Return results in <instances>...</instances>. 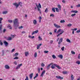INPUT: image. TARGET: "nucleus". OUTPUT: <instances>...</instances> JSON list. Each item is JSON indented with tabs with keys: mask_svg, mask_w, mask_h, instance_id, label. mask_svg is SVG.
Instances as JSON below:
<instances>
[{
	"mask_svg": "<svg viewBox=\"0 0 80 80\" xmlns=\"http://www.w3.org/2000/svg\"><path fill=\"white\" fill-rule=\"evenodd\" d=\"M45 70H43L41 74L40 77H43V74H45Z\"/></svg>",
	"mask_w": 80,
	"mask_h": 80,
	"instance_id": "obj_9",
	"label": "nucleus"
},
{
	"mask_svg": "<svg viewBox=\"0 0 80 80\" xmlns=\"http://www.w3.org/2000/svg\"><path fill=\"white\" fill-rule=\"evenodd\" d=\"M0 45H1L2 46L3 45V43L2 42V40H0Z\"/></svg>",
	"mask_w": 80,
	"mask_h": 80,
	"instance_id": "obj_33",
	"label": "nucleus"
},
{
	"mask_svg": "<svg viewBox=\"0 0 80 80\" xmlns=\"http://www.w3.org/2000/svg\"><path fill=\"white\" fill-rule=\"evenodd\" d=\"M2 25L0 24V31H2Z\"/></svg>",
	"mask_w": 80,
	"mask_h": 80,
	"instance_id": "obj_20",
	"label": "nucleus"
},
{
	"mask_svg": "<svg viewBox=\"0 0 80 80\" xmlns=\"http://www.w3.org/2000/svg\"><path fill=\"white\" fill-rule=\"evenodd\" d=\"M61 31V29H59L57 32V33H58Z\"/></svg>",
	"mask_w": 80,
	"mask_h": 80,
	"instance_id": "obj_29",
	"label": "nucleus"
},
{
	"mask_svg": "<svg viewBox=\"0 0 80 80\" xmlns=\"http://www.w3.org/2000/svg\"><path fill=\"white\" fill-rule=\"evenodd\" d=\"M7 40H12V38L11 37H9L8 38Z\"/></svg>",
	"mask_w": 80,
	"mask_h": 80,
	"instance_id": "obj_32",
	"label": "nucleus"
},
{
	"mask_svg": "<svg viewBox=\"0 0 80 80\" xmlns=\"http://www.w3.org/2000/svg\"><path fill=\"white\" fill-rule=\"evenodd\" d=\"M19 23L18 21V19H15L14 20V26L15 27H18Z\"/></svg>",
	"mask_w": 80,
	"mask_h": 80,
	"instance_id": "obj_1",
	"label": "nucleus"
},
{
	"mask_svg": "<svg viewBox=\"0 0 80 80\" xmlns=\"http://www.w3.org/2000/svg\"><path fill=\"white\" fill-rule=\"evenodd\" d=\"M50 17H55V15L54 14H52L50 15Z\"/></svg>",
	"mask_w": 80,
	"mask_h": 80,
	"instance_id": "obj_37",
	"label": "nucleus"
},
{
	"mask_svg": "<svg viewBox=\"0 0 80 80\" xmlns=\"http://www.w3.org/2000/svg\"><path fill=\"white\" fill-rule=\"evenodd\" d=\"M56 28H60V26H57V27H56Z\"/></svg>",
	"mask_w": 80,
	"mask_h": 80,
	"instance_id": "obj_57",
	"label": "nucleus"
},
{
	"mask_svg": "<svg viewBox=\"0 0 80 80\" xmlns=\"http://www.w3.org/2000/svg\"><path fill=\"white\" fill-rule=\"evenodd\" d=\"M4 43L5 45V47H7L8 45V43L6 41H4Z\"/></svg>",
	"mask_w": 80,
	"mask_h": 80,
	"instance_id": "obj_4",
	"label": "nucleus"
},
{
	"mask_svg": "<svg viewBox=\"0 0 80 80\" xmlns=\"http://www.w3.org/2000/svg\"><path fill=\"white\" fill-rule=\"evenodd\" d=\"M65 48V47H63L61 48V50H62V51H64V49Z\"/></svg>",
	"mask_w": 80,
	"mask_h": 80,
	"instance_id": "obj_38",
	"label": "nucleus"
},
{
	"mask_svg": "<svg viewBox=\"0 0 80 80\" xmlns=\"http://www.w3.org/2000/svg\"><path fill=\"white\" fill-rule=\"evenodd\" d=\"M58 57H59V58H60L61 59H63V55H62L60 54L58 56Z\"/></svg>",
	"mask_w": 80,
	"mask_h": 80,
	"instance_id": "obj_10",
	"label": "nucleus"
},
{
	"mask_svg": "<svg viewBox=\"0 0 80 80\" xmlns=\"http://www.w3.org/2000/svg\"><path fill=\"white\" fill-rule=\"evenodd\" d=\"M48 12V8H46L45 11V13H47Z\"/></svg>",
	"mask_w": 80,
	"mask_h": 80,
	"instance_id": "obj_27",
	"label": "nucleus"
},
{
	"mask_svg": "<svg viewBox=\"0 0 80 80\" xmlns=\"http://www.w3.org/2000/svg\"><path fill=\"white\" fill-rule=\"evenodd\" d=\"M63 33H64V31H63V30H61L60 33H61V34H62Z\"/></svg>",
	"mask_w": 80,
	"mask_h": 80,
	"instance_id": "obj_46",
	"label": "nucleus"
},
{
	"mask_svg": "<svg viewBox=\"0 0 80 80\" xmlns=\"http://www.w3.org/2000/svg\"><path fill=\"white\" fill-rule=\"evenodd\" d=\"M3 20V18H0V24H1L2 23V20Z\"/></svg>",
	"mask_w": 80,
	"mask_h": 80,
	"instance_id": "obj_26",
	"label": "nucleus"
},
{
	"mask_svg": "<svg viewBox=\"0 0 80 80\" xmlns=\"http://www.w3.org/2000/svg\"><path fill=\"white\" fill-rule=\"evenodd\" d=\"M72 24L70 23L68 24V25L67 26L68 27H71V26H72Z\"/></svg>",
	"mask_w": 80,
	"mask_h": 80,
	"instance_id": "obj_40",
	"label": "nucleus"
},
{
	"mask_svg": "<svg viewBox=\"0 0 80 80\" xmlns=\"http://www.w3.org/2000/svg\"><path fill=\"white\" fill-rule=\"evenodd\" d=\"M7 13H8V12H7V11H4L2 12V14H6Z\"/></svg>",
	"mask_w": 80,
	"mask_h": 80,
	"instance_id": "obj_18",
	"label": "nucleus"
},
{
	"mask_svg": "<svg viewBox=\"0 0 80 80\" xmlns=\"http://www.w3.org/2000/svg\"><path fill=\"white\" fill-rule=\"evenodd\" d=\"M58 8L59 10H61V6L60 5H58Z\"/></svg>",
	"mask_w": 80,
	"mask_h": 80,
	"instance_id": "obj_15",
	"label": "nucleus"
},
{
	"mask_svg": "<svg viewBox=\"0 0 80 80\" xmlns=\"http://www.w3.org/2000/svg\"><path fill=\"white\" fill-rule=\"evenodd\" d=\"M26 33V32H25V31H23L22 32V33Z\"/></svg>",
	"mask_w": 80,
	"mask_h": 80,
	"instance_id": "obj_63",
	"label": "nucleus"
},
{
	"mask_svg": "<svg viewBox=\"0 0 80 80\" xmlns=\"http://www.w3.org/2000/svg\"><path fill=\"white\" fill-rule=\"evenodd\" d=\"M52 64H53V63H51L50 64H49L48 65V66L47 67V68L48 70H49V69H50V65H52Z\"/></svg>",
	"mask_w": 80,
	"mask_h": 80,
	"instance_id": "obj_8",
	"label": "nucleus"
},
{
	"mask_svg": "<svg viewBox=\"0 0 80 80\" xmlns=\"http://www.w3.org/2000/svg\"><path fill=\"white\" fill-rule=\"evenodd\" d=\"M15 49H12V50L11 52H12V53L13 52H14L15 51Z\"/></svg>",
	"mask_w": 80,
	"mask_h": 80,
	"instance_id": "obj_55",
	"label": "nucleus"
},
{
	"mask_svg": "<svg viewBox=\"0 0 80 80\" xmlns=\"http://www.w3.org/2000/svg\"><path fill=\"white\" fill-rule=\"evenodd\" d=\"M33 73H32L29 75V77L31 79H32V77H33Z\"/></svg>",
	"mask_w": 80,
	"mask_h": 80,
	"instance_id": "obj_13",
	"label": "nucleus"
},
{
	"mask_svg": "<svg viewBox=\"0 0 80 80\" xmlns=\"http://www.w3.org/2000/svg\"><path fill=\"white\" fill-rule=\"evenodd\" d=\"M77 7H80V4H78V5L76 6Z\"/></svg>",
	"mask_w": 80,
	"mask_h": 80,
	"instance_id": "obj_50",
	"label": "nucleus"
},
{
	"mask_svg": "<svg viewBox=\"0 0 80 80\" xmlns=\"http://www.w3.org/2000/svg\"><path fill=\"white\" fill-rule=\"evenodd\" d=\"M13 59H18V57H16L15 58H13Z\"/></svg>",
	"mask_w": 80,
	"mask_h": 80,
	"instance_id": "obj_48",
	"label": "nucleus"
},
{
	"mask_svg": "<svg viewBox=\"0 0 80 80\" xmlns=\"http://www.w3.org/2000/svg\"><path fill=\"white\" fill-rule=\"evenodd\" d=\"M55 8H52V10L53 12H55Z\"/></svg>",
	"mask_w": 80,
	"mask_h": 80,
	"instance_id": "obj_28",
	"label": "nucleus"
},
{
	"mask_svg": "<svg viewBox=\"0 0 80 80\" xmlns=\"http://www.w3.org/2000/svg\"><path fill=\"white\" fill-rule=\"evenodd\" d=\"M20 4V2H19L18 3L17 2H15L12 3L13 5L16 7V8H17L18 7V6H19Z\"/></svg>",
	"mask_w": 80,
	"mask_h": 80,
	"instance_id": "obj_2",
	"label": "nucleus"
},
{
	"mask_svg": "<svg viewBox=\"0 0 80 80\" xmlns=\"http://www.w3.org/2000/svg\"><path fill=\"white\" fill-rule=\"evenodd\" d=\"M60 35H62L61 33H59L57 35V37H59V36H60Z\"/></svg>",
	"mask_w": 80,
	"mask_h": 80,
	"instance_id": "obj_52",
	"label": "nucleus"
},
{
	"mask_svg": "<svg viewBox=\"0 0 80 80\" xmlns=\"http://www.w3.org/2000/svg\"><path fill=\"white\" fill-rule=\"evenodd\" d=\"M51 68H52V69H54V68H55V67H54L53 65H52L51 66Z\"/></svg>",
	"mask_w": 80,
	"mask_h": 80,
	"instance_id": "obj_39",
	"label": "nucleus"
},
{
	"mask_svg": "<svg viewBox=\"0 0 80 80\" xmlns=\"http://www.w3.org/2000/svg\"><path fill=\"white\" fill-rule=\"evenodd\" d=\"M57 29H55L54 30V32L55 33H56L57 32Z\"/></svg>",
	"mask_w": 80,
	"mask_h": 80,
	"instance_id": "obj_62",
	"label": "nucleus"
},
{
	"mask_svg": "<svg viewBox=\"0 0 80 80\" xmlns=\"http://www.w3.org/2000/svg\"><path fill=\"white\" fill-rule=\"evenodd\" d=\"M33 23L34 25H36L37 23V21L36 20H34L33 21Z\"/></svg>",
	"mask_w": 80,
	"mask_h": 80,
	"instance_id": "obj_17",
	"label": "nucleus"
},
{
	"mask_svg": "<svg viewBox=\"0 0 80 80\" xmlns=\"http://www.w3.org/2000/svg\"><path fill=\"white\" fill-rule=\"evenodd\" d=\"M25 55L26 57H27L28 55H29V53L28 52H26L25 53Z\"/></svg>",
	"mask_w": 80,
	"mask_h": 80,
	"instance_id": "obj_14",
	"label": "nucleus"
},
{
	"mask_svg": "<svg viewBox=\"0 0 80 80\" xmlns=\"http://www.w3.org/2000/svg\"><path fill=\"white\" fill-rule=\"evenodd\" d=\"M55 9L56 10V11L57 12H59V9L57 8H55Z\"/></svg>",
	"mask_w": 80,
	"mask_h": 80,
	"instance_id": "obj_22",
	"label": "nucleus"
},
{
	"mask_svg": "<svg viewBox=\"0 0 80 80\" xmlns=\"http://www.w3.org/2000/svg\"><path fill=\"white\" fill-rule=\"evenodd\" d=\"M44 66H45V64H44V63H42L41 64V66L43 67Z\"/></svg>",
	"mask_w": 80,
	"mask_h": 80,
	"instance_id": "obj_42",
	"label": "nucleus"
},
{
	"mask_svg": "<svg viewBox=\"0 0 80 80\" xmlns=\"http://www.w3.org/2000/svg\"><path fill=\"white\" fill-rule=\"evenodd\" d=\"M25 80H28V76H26V78L25 79Z\"/></svg>",
	"mask_w": 80,
	"mask_h": 80,
	"instance_id": "obj_53",
	"label": "nucleus"
},
{
	"mask_svg": "<svg viewBox=\"0 0 80 80\" xmlns=\"http://www.w3.org/2000/svg\"><path fill=\"white\" fill-rule=\"evenodd\" d=\"M44 52L45 53H47L48 52V51H44Z\"/></svg>",
	"mask_w": 80,
	"mask_h": 80,
	"instance_id": "obj_56",
	"label": "nucleus"
},
{
	"mask_svg": "<svg viewBox=\"0 0 80 80\" xmlns=\"http://www.w3.org/2000/svg\"><path fill=\"white\" fill-rule=\"evenodd\" d=\"M8 28H9V29H12V27H11V25L10 24H9L8 26Z\"/></svg>",
	"mask_w": 80,
	"mask_h": 80,
	"instance_id": "obj_23",
	"label": "nucleus"
},
{
	"mask_svg": "<svg viewBox=\"0 0 80 80\" xmlns=\"http://www.w3.org/2000/svg\"><path fill=\"white\" fill-rule=\"evenodd\" d=\"M60 23H64L65 22L64 20H61L60 21Z\"/></svg>",
	"mask_w": 80,
	"mask_h": 80,
	"instance_id": "obj_35",
	"label": "nucleus"
},
{
	"mask_svg": "<svg viewBox=\"0 0 80 80\" xmlns=\"http://www.w3.org/2000/svg\"><path fill=\"white\" fill-rule=\"evenodd\" d=\"M39 48H40V46H39V45H38L37 47V49H39Z\"/></svg>",
	"mask_w": 80,
	"mask_h": 80,
	"instance_id": "obj_60",
	"label": "nucleus"
},
{
	"mask_svg": "<svg viewBox=\"0 0 80 80\" xmlns=\"http://www.w3.org/2000/svg\"><path fill=\"white\" fill-rule=\"evenodd\" d=\"M66 41L67 42H68V43H71V41L70 40V39H67Z\"/></svg>",
	"mask_w": 80,
	"mask_h": 80,
	"instance_id": "obj_19",
	"label": "nucleus"
},
{
	"mask_svg": "<svg viewBox=\"0 0 80 80\" xmlns=\"http://www.w3.org/2000/svg\"><path fill=\"white\" fill-rule=\"evenodd\" d=\"M14 64H15V65H17V62L16 61H15L14 62Z\"/></svg>",
	"mask_w": 80,
	"mask_h": 80,
	"instance_id": "obj_49",
	"label": "nucleus"
},
{
	"mask_svg": "<svg viewBox=\"0 0 80 80\" xmlns=\"http://www.w3.org/2000/svg\"><path fill=\"white\" fill-rule=\"evenodd\" d=\"M38 72L40 73V69L38 68Z\"/></svg>",
	"mask_w": 80,
	"mask_h": 80,
	"instance_id": "obj_51",
	"label": "nucleus"
},
{
	"mask_svg": "<svg viewBox=\"0 0 80 80\" xmlns=\"http://www.w3.org/2000/svg\"><path fill=\"white\" fill-rule=\"evenodd\" d=\"M35 33V32L34 31L33 32L32 34V35H34Z\"/></svg>",
	"mask_w": 80,
	"mask_h": 80,
	"instance_id": "obj_61",
	"label": "nucleus"
},
{
	"mask_svg": "<svg viewBox=\"0 0 80 80\" xmlns=\"http://www.w3.org/2000/svg\"><path fill=\"white\" fill-rule=\"evenodd\" d=\"M76 63H77L78 65H80V61H78L76 62Z\"/></svg>",
	"mask_w": 80,
	"mask_h": 80,
	"instance_id": "obj_21",
	"label": "nucleus"
},
{
	"mask_svg": "<svg viewBox=\"0 0 80 80\" xmlns=\"http://www.w3.org/2000/svg\"><path fill=\"white\" fill-rule=\"evenodd\" d=\"M18 52H16L14 54V56H15V57H17V56H18Z\"/></svg>",
	"mask_w": 80,
	"mask_h": 80,
	"instance_id": "obj_24",
	"label": "nucleus"
},
{
	"mask_svg": "<svg viewBox=\"0 0 80 80\" xmlns=\"http://www.w3.org/2000/svg\"><path fill=\"white\" fill-rule=\"evenodd\" d=\"M37 8L38 10V11H39V12H41V10H40V8H39V7L38 8Z\"/></svg>",
	"mask_w": 80,
	"mask_h": 80,
	"instance_id": "obj_45",
	"label": "nucleus"
},
{
	"mask_svg": "<svg viewBox=\"0 0 80 80\" xmlns=\"http://www.w3.org/2000/svg\"><path fill=\"white\" fill-rule=\"evenodd\" d=\"M6 31V29H4L3 30V33H5V31Z\"/></svg>",
	"mask_w": 80,
	"mask_h": 80,
	"instance_id": "obj_59",
	"label": "nucleus"
},
{
	"mask_svg": "<svg viewBox=\"0 0 80 80\" xmlns=\"http://www.w3.org/2000/svg\"><path fill=\"white\" fill-rule=\"evenodd\" d=\"M34 32L35 33H37L38 32V30H36V31H35Z\"/></svg>",
	"mask_w": 80,
	"mask_h": 80,
	"instance_id": "obj_44",
	"label": "nucleus"
},
{
	"mask_svg": "<svg viewBox=\"0 0 80 80\" xmlns=\"http://www.w3.org/2000/svg\"><path fill=\"white\" fill-rule=\"evenodd\" d=\"M71 12L72 13H77L78 12V11L76 10H72L71 11Z\"/></svg>",
	"mask_w": 80,
	"mask_h": 80,
	"instance_id": "obj_12",
	"label": "nucleus"
},
{
	"mask_svg": "<svg viewBox=\"0 0 80 80\" xmlns=\"http://www.w3.org/2000/svg\"><path fill=\"white\" fill-rule=\"evenodd\" d=\"M5 68L6 69H10V67L8 65H6L5 66Z\"/></svg>",
	"mask_w": 80,
	"mask_h": 80,
	"instance_id": "obj_6",
	"label": "nucleus"
},
{
	"mask_svg": "<svg viewBox=\"0 0 80 80\" xmlns=\"http://www.w3.org/2000/svg\"><path fill=\"white\" fill-rule=\"evenodd\" d=\"M78 58L80 59V54H79L78 56Z\"/></svg>",
	"mask_w": 80,
	"mask_h": 80,
	"instance_id": "obj_64",
	"label": "nucleus"
},
{
	"mask_svg": "<svg viewBox=\"0 0 80 80\" xmlns=\"http://www.w3.org/2000/svg\"><path fill=\"white\" fill-rule=\"evenodd\" d=\"M8 22H9V23H12V20H8Z\"/></svg>",
	"mask_w": 80,
	"mask_h": 80,
	"instance_id": "obj_54",
	"label": "nucleus"
},
{
	"mask_svg": "<svg viewBox=\"0 0 80 80\" xmlns=\"http://www.w3.org/2000/svg\"><path fill=\"white\" fill-rule=\"evenodd\" d=\"M52 57L53 58H57L56 56H55L54 55H52Z\"/></svg>",
	"mask_w": 80,
	"mask_h": 80,
	"instance_id": "obj_36",
	"label": "nucleus"
},
{
	"mask_svg": "<svg viewBox=\"0 0 80 80\" xmlns=\"http://www.w3.org/2000/svg\"><path fill=\"white\" fill-rule=\"evenodd\" d=\"M38 39L39 40H42V38H41V37H40V36L38 37Z\"/></svg>",
	"mask_w": 80,
	"mask_h": 80,
	"instance_id": "obj_34",
	"label": "nucleus"
},
{
	"mask_svg": "<svg viewBox=\"0 0 80 80\" xmlns=\"http://www.w3.org/2000/svg\"><path fill=\"white\" fill-rule=\"evenodd\" d=\"M34 57L35 58H36V57H37V52H35L34 53Z\"/></svg>",
	"mask_w": 80,
	"mask_h": 80,
	"instance_id": "obj_25",
	"label": "nucleus"
},
{
	"mask_svg": "<svg viewBox=\"0 0 80 80\" xmlns=\"http://www.w3.org/2000/svg\"><path fill=\"white\" fill-rule=\"evenodd\" d=\"M77 30V28H75L74 29H72V31H76V30Z\"/></svg>",
	"mask_w": 80,
	"mask_h": 80,
	"instance_id": "obj_43",
	"label": "nucleus"
},
{
	"mask_svg": "<svg viewBox=\"0 0 80 80\" xmlns=\"http://www.w3.org/2000/svg\"><path fill=\"white\" fill-rule=\"evenodd\" d=\"M38 74L37 73L36 74L35 77H38Z\"/></svg>",
	"mask_w": 80,
	"mask_h": 80,
	"instance_id": "obj_58",
	"label": "nucleus"
},
{
	"mask_svg": "<svg viewBox=\"0 0 80 80\" xmlns=\"http://www.w3.org/2000/svg\"><path fill=\"white\" fill-rule=\"evenodd\" d=\"M75 15H76V14L75 13L72 14L71 15V17H74Z\"/></svg>",
	"mask_w": 80,
	"mask_h": 80,
	"instance_id": "obj_41",
	"label": "nucleus"
},
{
	"mask_svg": "<svg viewBox=\"0 0 80 80\" xmlns=\"http://www.w3.org/2000/svg\"><path fill=\"white\" fill-rule=\"evenodd\" d=\"M20 67V64H19L18 65V66L16 67V69L17 70L19 69V68Z\"/></svg>",
	"mask_w": 80,
	"mask_h": 80,
	"instance_id": "obj_16",
	"label": "nucleus"
},
{
	"mask_svg": "<svg viewBox=\"0 0 80 80\" xmlns=\"http://www.w3.org/2000/svg\"><path fill=\"white\" fill-rule=\"evenodd\" d=\"M71 80H73L74 79V77H73V74H71Z\"/></svg>",
	"mask_w": 80,
	"mask_h": 80,
	"instance_id": "obj_11",
	"label": "nucleus"
},
{
	"mask_svg": "<svg viewBox=\"0 0 80 80\" xmlns=\"http://www.w3.org/2000/svg\"><path fill=\"white\" fill-rule=\"evenodd\" d=\"M62 73L63 74H67V71H63Z\"/></svg>",
	"mask_w": 80,
	"mask_h": 80,
	"instance_id": "obj_30",
	"label": "nucleus"
},
{
	"mask_svg": "<svg viewBox=\"0 0 80 80\" xmlns=\"http://www.w3.org/2000/svg\"><path fill=\"white\" fill-rule=\"evenodd\" d=\"M62 41H63V38H61L59 41V42H58V45H60V44L61 43V42H62Z\"/></svg>",
	"mask_w": 80,
	"mask_h": 80,
	"instance_id": "obj_5",
	"label": "nucleus"
},
{
	"mask_svg": "<svg viewBox=\"0 0 80 80\" xmlns=\"http://www.w3.org/2000/svg\"><path fill=\"white\" fill-rule=\"evenodd\" d=\"M53 65H54V66L56 67H57V68H58V69H61V67H60V66L57 65V64H54Z\"/></svg>",
	"mask_w": 80,
	"mask_h": 80,
	"instance_id": "obj_3",
	"label": "nucleus"
},
{
	"mask_svg": "<svg viewBox=\"0 0 80 80\" xmlns=\"http://www.w3.org/2000/svg\"><path fill=\"white\" fill-rule=\"evenodd\" d=\"M71 53L72 54H73L74 55H75V52H74V51H72Z\"/></svg>",
	"mask_w": 80,
	"mask_h": 80,
	"instance_id": "obj_47",
	"label": "nucleus"
},
{
	"mask_svg": "<svg viewBox=\"0 0 80 80\" xmlns=\"http://www.w3.org/2000/svg\"><path fill=\"white\" fill-rule=\"evenodd\" d=\"M38 7H39V8H42V6H41V4H40V3H38Z\"/></svg>",
	"mask_w": 80,
	"mask_h": 80,
	"instance_id": "obj_31",
	"label": "nucleus"
},
{
	"mask_svg": "<svg viewBox=\"0 0 80 80\" xmlns=\"http://www.w3.org/2000/svg\"><path fill=\"white\" fill-rule=\"evenodd\" d=\"M56 78H58V79H60V80H62V79H63V78L61 76H56Z\"/></svg>",
	"mask_w": 80,
	"mask_h": 80,
	"instance_id": "obj_7",
	"label": "nucleus"
}]
</instances>
